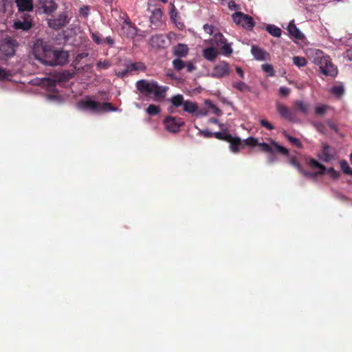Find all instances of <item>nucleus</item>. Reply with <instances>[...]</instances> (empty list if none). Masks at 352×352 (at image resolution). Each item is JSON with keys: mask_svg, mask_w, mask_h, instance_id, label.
I'll return each mask as SVG.
<instances>
[{"mask_svg": "<svg viewBox=\"0 0 352 352\" xmlns=\"http://www.w3.org/2000/svg\"><path fill=\"white\" fill-rule=\"evenodd\" d=\"M111 66V63L108 60H104L103 61L99 60L96 64V69L98 70L102 69H107Z\"/></svg>", "mask_w": 352, "mask_h": 352, "instance_id": "41", "label": "nucleus"}, {"mask_svg": "<svg viewBox=\"0 0 352 352\" xmlns=\"http://www.w3.org/2000/svg\"><path fill=\"white\" fill-rule=\"evenodd\" d=\"M204 104L211 110V112L216 115L217 116H221L222 115V111L220 109H219L216 105H214L210 100H206L204 101Z\"/></svg>", "mask_w": 352, "mask_h": 352, "instance_id": "28", "label": "nucleus"}, {"mask_svg": "<svg viewBox=\"0 0 352 352\" xmlns=\"http://www.w3.org/2000/svg\"><path fill=\"white\" fill-rule=\"evenodd\" d=\"M35 58L41 63L48 65H61L67 61L68 55L63 50H54L51 46L37 41L33 47Z\"/></svg>", "mask_w": 352, "mask_h": 352, "instance_id": "1", "label": "nucleus"}, {"mask_svg": "<svg viewBox=\"0 0 352 352\" xmlns=\"http://www.w3.org/2000/svg\"><path fill=\"white\" fill-rule=\"evenodd\" d=\"M77 107L80 109L97 113L117 111V108L113 107L111 103H100L92 100L89 97L80 100L77 104Z\"/></svg>", "mask_w": 352, "mask_h": 352, "instance_id": "5", "label": "nucleus"}, {"mask_svg": "<svg viewBox=\"0 0 352 352\" xmlns=\"http://www.w3.org/2000/svg\"><path fill=\"white\" fill-rule=\"evenodd\" d=\"M232 85L233 88L241 92L250 91V87L242 81H234L232 82Z\"/></svg>", "mask_w": 352, "mask_h": 352, "instance_id": "26", "label": "nucleus"}, {"mask_svg": "<svg viewBox=\"0 0 352 352\" xmlns=\"http://www.w3.org/2000/svg\"><path fill=\"white\" fill-rule=\"evenodd\" d=\"M290 93V89L287 87H280L279 94L281 96H287Z\"/></svg>", "mask_w": 352, "mask_h": 352, "instance_id": "51", "label": "nucleus"}, {"mask_svg": "<svg viewBox=\"0 0 352 352\" xmlns=\"http://www.w3.org/2000/svg\"><path fill=\"white\" fill-rule=\"evenodd\" d=\"M213 135L218 140L228 141L232 138V135L230 134L226 133L225 132H215L213 133Z\"/></svg>", "mask_w": 352, "mask_h": 352, "instance_id": "39", "label": "nucleus"}, {"mask_svg": "<svg viewBox=\"0 0 352 352\" xmlns=\"http://www.w3.org/2000/svg\"><path fill=\"white\" fill-rule=\"evenodd\" d=\"M19 11H30L33 8L32 0H16Z\"/></svg>", "mask_w": 352, "mask_h": 352, "instance_id": "22", "label": "nucleus"}, {"mask_svg": "<svg viewBox=\"0 0 352 352\" xmlns=\"http://www.w3.org/2000/svg\"><path fill=\"white\" fill-rule=\"evenodd\" d=\"M184 111L191 114H195L197 111V104L192 101L186 100L184 104Z\"/></svg>", "mask_w": 352, "mask_h": 352, "instance_id": "24", "label": "nucleus"}, {"mask_svg": "<svg viewBox=\"0 0 352 352\" xmlns=\"http://www.w3.org/2000/svg\"><path fill=\"white\" fill-rule=\"evenodd\" d=\"M344 91V86L342 84L333 86L331 88V93L336 96H341Z\"/></svg>", "mask_w": 352, "mask_h": 352, "instance_id": "38", "label": "nucleus"}, {"mask_svg": "<svg viewBox=\"0 0 352 352\" xmlns=\"http://www.w3.org/2000/svg\"><path fill=\"white\" fill-rule=\"evenodd\" d=\"M104 43L108 44L109 46L112 47L114 44V40L111 36H107L103 39Z\"/></svg>", "mask_w": 352, "mask_h": 352, "instance_id": "59", "label": "nucleus"}, {"mask_svg": "<svg viewBox=\"0 0 352 352\" xmlns=\"http://www.w3.org/2000/svg\"><path fill=\"white\" fill-rule=\"evenodd\" d=\"M173 65L174 68L177 71L182 70L185 66L184 61L181 59H175L173 61Z\"/></svg>", "mask_w": 352, "mask_h": 352, "instance_id": "46", "label": "nucleus"}, {"mask_svg": "<svg viewBox=\"0 0 352 352\" xmlns=\"http://www.w3.org/2000/svg\"><path fill=\"white\" fill-rule=\"evenodd\" d=\"M186 67H187V71L188 72H190L192 71H193L195 69V67L194 66V65L191 63H188L187 65H186Z\"/></svg>", "mask_w": 352, "mask_h": 352, "instance_id": "64", "label": "nucleus"}, {"mask_svg": "<svg viewBox=\"0 0 352 352\" xmlns=\"http://www.w3.org/2000/svg\"><path fill=\"white\" fill-rule=\"evenodd\" d=\"M91 37L92 40L97 44V45H102L104 44V41L102 38V34L98 32H93L90 31Z\"/></svg>", "mask_w": 352, "mask_h": 352, "instance_id": "33", "label": "nucleus"}, {"mask_svg": "<svg viewBox=\"0 0 352 352\" xmlns=\"http://www.w3.org/2000/svg\"><path fill=\"white\" fill-rule=\"evenodd\" d=\"M199 134L201 135L204 138H211L213 135V133L210 132L208 130H200Z\"/></svg>", "mask_w": 352, "mask_h": 352, "instance_id": "55", "label": "nucleus"}, {"mask_svg": "<svg viewBox=\"0 0 352 352\" xmlns=\"http://www.w3.org/2000/svg\"><path fill=\"white\" fill-rule=\"evenodd\" d=\"M15 41L6 38L0 45V57L3 58L13 56L15 53Z\"/></svg>", "mask_w": 352, "mask_h": 352, "instance_id": "9", "label": "nucleus"}, {"mask_svg": "<svg viewBox=\"0 0 352 352\" xmlns=\"http://www.w3.org/2000/svg\"><path fill=\"white\" fill-rule=\"evenodd\" d=\"M266 30L274 37H280L281 36L282 31L280 28L274 25H268L266 28Z\"/></svg>", "mask_w": 352, "mask_h": 352, "instance_id": "30", "label": "nucleus"}, {"mask_svg": "<svg viewBox=\"0 0 352 352\" xmlns=\"http://www.w3.org/2000/svg\"><path fill=\"white\" fill-rule=\"evenodd\" d=\"M170 102L173 104V105L176 107H180L182 105L184 107V104L185 103L184 97L181 94H178L170 98Z\"/></svg>", "mask_w": 352, "mask_h": 352, "instance_id": "32", "label": "nucleus"}, {"mask_svg": "<svg viewBox=\"0 0 352 352\" xmlns=\"http://www.w3.org/2000/svg\"><path fill=\"white\" fill-rule=\"evenodd\" d=\"M318 157L320 160L324 162H328L333 160V154L331 153L330 146L326 144H322V150Z\"/></svg>", "mask_w": 352, "mask_h": 352, "instance_id": "16", "label": "nucleus"}, {"mask_svg": "<svg viewBox=\"0 0 352 352\" xmlns=\"http://www.w3.org/2000/svg\"><path fill=\"white\" fill-rule=\"evenodd\" d=\"M262 69L269 76H274V71L273 67L270 64H263L261 66Z\"/></svg>", "mask_w": 352, "mask_h": 352, "instance_id": "44", "label": "nucleus"}, {"mask_svg": "<svg viewBox=\"0 0 352 352\" xmlns=\"http://www.w3.org/2000/svg\"><path fill=\"white\" fill-rule=\"evenodd\" d=\"M271 144L272 146H274V148L279 153H280L281 154L284 155H289V151L282 146L281 145H279L277 142H276L274 140H271Z\"/></svg>", "mask_w": 352, "mask_h": 352, "instance_id": "37", "label": "nucleus"}, {"mask_svg": "<svg viewBox=\"0 0 352 352\" xmlns=\"http://www.w3.org/2000/svg\"><path fill=\"white\" fill-rule=\"evenodd\" d=\"M251 53L257 60H265L270 56L266 51L256 45L252 46Z\"/></svg>", "mask_w": 352, "mask_h": 352, "instance_id": "13", "label": "nucleus"}, {"mask_svg": "<svg viewBox=\"0 0 352 352\" xmlns=\"http://www.w3.org/2000/svg\"><path fill=\"white\" fill-rule=\"evenodd\" d=\"M88 56L87 53H81L77 55L76 60L80 61L81 59L86 58Z\"/></svg>", "mask_w": 352, "mask_h": 352, "instance_id": "61", "label": "nucleus"}, {"mask_svg": "<svg viewBox=\"0 0 352 352\" xmlns=\"http://www.w3.org/2000/svg\"><path fill=\"white\" fill-rule=\"evenodd\" d=\"M166 43V39L163 35L157 34L153 36L150 39V44L153 47H163Z\"/></svg>", "mask_w": 352, "mask_h": 352, "instance_id": "18", "label": "nucleus"}, {"mask_svg": "<svg viewBox=\"0 0 352 352\" xmlns=\"http://www.w3.org/2000/svg\"><path fill=\"white\" fill-rule=\"evenodd\" d=\"M232 18L236 25H240L243 28L248 30H251L255 25L254 19L252 16L240 11L234 13L232 15Z\"/></svg>", "mask_w": 352, "mask_h": 352, "instance_id": "6", "label": "nucleus"}, {"mask_svg": "<svg viewBox=\"0 0 352 352\" xmlns=\"http://www.w3.org/2000/svg\"><path fill=\"white\" fill-rule=\"evenodd\" d=\"M188 50L187 45L179 43L175 47L174 54L180 58L186 57L188 53Z\"/></svg>", "mask_w": 352, "mask_h": 352, "instance_id": "21", "label": "nucleus"}, {"mask_svg": "<svg viewBox=\"0 0 352 352\" xmlns=\"http://www.w3.org/2000/svg\"><path fill=\"white\" fill-rule=\"evenodd\" d=\"M283 134L287 139V140L293 145H295L298 148L302 147V143L300 142L298 138L291 136L285 131H283Z\"/></svg>", "mask_w": 352, "mask_h": 352, "instance_id": "31", "label": "nucleus"}, {"mask_svg": "<svg viewBox=\"0 0 352 352\" xmlns=\"http://www.w3.org/2000/svg\"><path fill=\"white\" fill-rule=\"evenodd\" d=\"M287 31L289 35L298 39H302L304 37L303 34L294 24V21H291L287 25Z\"/></svg>", "mask_w": 352, "mask_h": 352, "instance_id": "17", "label": "nucleus"}, {"mask_svg": "<svg viewBox=\"0 0 352 352\" xmlns=\"http://www.w3.org/2000/svg\"><path fill=\"white\" fill-rule=\"evenodd\" d=\"M346 57L347 58L348 60H352V47L346 51Z\"/></svg>", "mask_w": 352, "mask_h": 352, "instance_id": "62", "label": "nucleus"}, {"mask_svg": "<svg viewBox=\"0 0 352 352\" xmlns=\"http://www.w3.org/2000/svg\"><path fill=\"white\" fill-rule=\"evenodd\" d=\"M221 50L222 51V53L225 56H229L230 55L233 50L231 47V43H227V41L221 45Z\"/></svg>", "mask_w": 352, "mask_h": 352, "instance_id": "35", "label": "nucleus"}, {"mask_svg": "<svg viewBox=\"0 0 352 352\" xmlns=\"http://www.w3.org/2000/svg\"><path fill=\"white\" fill-rule=\"evenodd\" d=\"M204 30L205 32L211 35V34H212V33L214 32V27L212 25L205 24L204 25Z\"/></svg>", "mask_w": 352, "mask_h": 352, "instance_id": "54", "label": "nucleus"}, {"mask_svg": "<svg viewBox=\"0 0 352 352\" xmlns=\"http://www.w3.org/2000/svg\"><path fill=\"white\" fill-rule=\"evenodd\" d=\"M226 41H227L226 38L220 32L214 34L212 39L211 40L212 43L216 45L218 47H220Z\"/></svg>", "mask_w": 352, "mask_h": 352, "instance_id": "27", "label": "nucleus"}, {"mask_svg": "<svg viewBox=\"0 0 352 352\" xmlns=\"http://www.w3.org/2000/svg\"><path fill=\"white\" fill-rule=\"evenodd\" d=\"M327 171L329 173L330 177L333 179H336L340 176V173L336 170L333 168H329Z\"/></svg>", "mask_w": 352, "mask_h": 352, "instance_id": "48", "label": "nucleus"}, {"mask_svg": "<svg viewBox=\"0 0 352 352\" xmlns=\"http://www.w3.org/2000/svg\"><path fill=\"white\" fill-rule=\"evenodd\" d=\"M313 63L319 67L324 75L334 77L338 74L337 68L331 63L330 57L321 50H316L314 52Z\"/></svg>", "mask_w": 352, "mask_h": 352, "instance_id": "3", "label": "nucleus"}, {"mask_svg": "<svg viewBox=\"0 0 352 352\" xmlns=\"http://www.w3.org/2000/svg\"><path fill=\"white\" fill-rule=\"evenodd\" d=\"M162 16V12L160 9H155L151 16V22H153L155 20L158 21L161 19Z\"/></svg>", "mask_w": 352, "mask_h": 352, "instance_id": "45", "label": "nucleus"}, {"mask_svg": "<svg viewBox=\"0 0 352 352\" xmlns=\"http://www.w3.org/2000/svg\"><path fill=\"white\" fill-rule=\"evenodd\" d=\"M228 142L230 143V148L232 152L237 153L240 151L242 146V143L240 138H234L232 136L231 140H228Z\"/></svg>", "mask_w": 352, "mask_h": 352, "instance_id": "23", "label": "nucleus"}, {"mask_svg": "<svg viewBox=\"0 0 352 352\" xmlns=\"http://www.w3.org/2000/svg\"><path fill=\"white\" fill-rule=\"evenodd\" d=\"M230 67L229 64L224 61H220L216 64L212 71L208 74V76L216 78H223L230 75Z\"/></svg>", "mask_w": 352, "mask_h": 352, "instance_id": "7", "label": "nucleus"}, {"mask_svg": "<svg viewBox=\"0 0 352 352\" xmlns=\"http://www.w3.org/2000/svg\"><path fill=\"white\" fill-rule=\"evenodd\" d=\"M129 73H130V72L128 71L127 67H124V69L116 71V76H118L120 78H124Z\"/></svg>", "mask_w": 352, "mask_h": 352, "instance_id": "50", "label": "nucleus"}, {"mask_svg": "<svg viewBox=\"0 0 352 352\" xmlns=\"http://www.w3.org/2000/svg\"><path fill=\"white\" fill-rule=\"evenodd\" d=\"M208 112L206 109H199L197 107V111L195 112V115L197 116H206L208 115Z\"/></svg>", "mask_w": 352, "mask_h": 352, "instance_id": "56", "label": "nucleus"}, {"mask_svg": "<svg viewBox=\"0 0 352 352\" xmlns=\"http://www.w3.org/2000/svg\"><path fill=\"white\" fill-rule=\"evenodd\" d=\"M137 89L143 94L153 96L155 100H162L165 97L166 87L160 86L157 82L140 80L136 82Z\"/></svg>", "mask_w": 352, "mask_h": 352, "instance_id": "2", "label": "nucleus"}, {"mask_svg": "<svg viewBox=\"0 0 352 352\" xmlns=\"http://www.w3.org/2000/svg\"><path fill=\"white\" fill-rule=\"evenodd\" d=\"M293 63L298 67H302L307 65V61L304 57L294 56L293 58Z\"/></svg>", "mask_w": 352, "mask_h": 352, "instance_id": "34", "label": "nucleus"}, {"mask_svg": "<svg viewBox=\"0 0 352 352\" xmlns=\"http://www.w3.org/2000/svg\"><path fill=\"white\" fill-rule=\"evenodd\" d=\"M164 123L167 131L170 133H177L184 124V121L179 117L168 116L164 119Z\"/></svg>", "mask_w": 352, "mask_h": 352, "instance_id": "8", "label": "nucleus"}, {"mask_svg": "<svg viewBox=\"0 0 352 352\" xmlns=\"http://www.w3.org/2000/svg\"><path fill=\"white\" fill-rule=\"evenodd\" d=\"M295 107L302 113L307 114L309 112V105L303 100H296L294 103Z\"/></svg>", "mask_w": 352, "mask_h": 352, "instance_id": "25", "label": "nucleus"}, {"mask_svg": "<svg viewBox=\"0 0 352 352\" xmlns=\"http://www.w3.org/2000/svg\"><path fill=\"white\" fill-rule=\"evenodd\" d=\"M289 163L294 166L295 168H296L298 169V171H300V170L302 168L301 166L300 165V164L298 162V161L296 160V157H294V156H291L289 157Z\"/></svg>", "mask_w": 352, "mask_h": 352, "instance_id": "47", "label": "nucleus"}, {"mask_svg": "<svg viewBox=\"0 0 352 352\" xmlns=\"http://www.w3.org/2000/svg\"><path fill=\"white\" fill-rule=\"evenodd\" d=\"M313 63L319 67L324 75L334 77L338 74L337 68L331 63L330 57L321 50H316L314 52Z\"/></svg>", "mask_w": 352, "mask_h": 352, "instance_id": "4", "label": "nucleus"}, {"mask_svg": "<svg viewBox=\"0 0 352 352\" xmlns=\"http://www.w3.org/2000/svg\"><path fill=\"white\" fill-rule=\"evenodd\" d=\"M245 143L248 145L254 146L257 144V140L254 138H248L245 140Z\"/></svg>", "mask_w": 352, "mask_h": 352, "instance_id": "57", "label": "nucleus"}, {"mask_svg": "<svg viewBox=\"0 0 352 352\" xmlns=\"http://www.w3.org/2000/svg\"><path fill=\"white\" fill-rule=\"evenodd\" d=\"M80 14L83 17H87L89 14V8L87 6H84L79 10Z\"/></svg>", "mask_w": 352, "mask_h": 352, "instance_id": "52", "label": "nucleus"}, {"mask_svg": "<svg viewBox=\"0 0 352 352\" xmlns=\"http://www.w3.org/2000/svg\"><path fill=\"white\" fill-rule=\"evenodd\" d=\"M326 122H313L312 124L315 127V129L317 130L318 132L324 134L326 133Z\"/></svg>", "mask_w": 352, "mask_h": 352, "instance_id": "36", "label": "nucleus"}, {"mask_svg": "<svg viewBox=\"0 0 352 352\" xmlns=\"http://www.w3.org/2000/svg\"><path fill=\"white\" fill-rule=\"evenodd\" d=\"M276 107L277 111L281 118L287 119L291 122H294L293 113L287 106L280 102H276Z\"/></svg>", "mask_w": 352, "mask_h": 352, "instance_id": "12", "label": "nucleus"}, {"mask_svg": "<svg viewBox=\"0 0 352 352\" xmlns=\"http://www.w3.org/2000/svg\"><path fill=\"white\" fill-rule=\"evenodd\" d=\"M8 77V73L4 69L0 67V80H4Z\"/></svg>", "mask_w": 352, "mask_h": 352, "instance_id": "58", "label": "nucleus"}, {"mask_svg": "<svg viewBox=\"0 0 352 352\" xmlns=\"http://www.w3.org/2000/svg\"><path fill=\"white\" fill-rule=\"evenodd\" d=\"M340 168L342 171L348 175H352V168L349 166L348 162L345 160H342L340 162Z\"/></svg>", "mask_w": 352, "mask_h": 352, "instance_id": "42", "label": "nucleus"}, {"mask_svg": "<svg viewBox=\"0 0 352 352\" xmlns=\"http://www.w3.org/2000/svg\"><path fill=\"white\" fill-rule=\"evenodd\" d=\"M160 111V109L158 106L154 105V104H150L147 109L146 112L148 114L151 116H155L158 114Z\"/></svg>", "mask_w": 352, "mask_h": 352, "instance_id": "43", "label": "nucleus"}, {"mask_svg": "<svg viewBox=\"0 0 352 352\" xmlns=\"http://www.w3.org/2000/svg\"><path fill=\"white\" fill-rule=\"evenodd\" d=\"M32 21L30 19V16L28 14H25L23 21L18 20L14 22V27L15 29H21L23 30H28L32 28Z\"/></svg>", "mask_w": 352, "mask_h": 352, "instance_id": "14", "label": "nucleus"}, {"mask_svg": "<svg viewBox=\"0 0 352 352\" xmlns=\"http://www.w3.org/2000/svg\"><path fill=\"white\" fill-rule=\"evenodd\" d=\"M236 72L241 78H244V72L241 67H237Z\"/></svg>", "mask_w": 352, "mask_h": 352, "instance_id": "63", "label": "nucleus"}, {"mask_svg": "<svg viewBox=\"0 0 352 352\" xmlns=\"http://www.w3.org/2000/svg\"><path fill=\"white\" fill-rule=\"evenodd\" d=\"M308 164L314 168H318L319 170L316 173H310L302 169V168L300 170L299 173H300L302 175L307 177H310L314 179L318 175H323L326 170V168L324 166L320 164L318 161L314 159H309L307 162Z\"/></svg>", "mask_w": 352, "mask_h": 352, "instance_id": "10", "label": "nucleus"}, {"mask_svg": "<svg viewBox=\"0 0 352 352\" xmlns=\"http://www.w3.org/2000/svg\"><path fill=\"white\" fill-rule=\"evenodd\" d=\"M69 22V21L66 15L60 14L56 19H49L48 24L52 28L58 30L65 26Z\"/></svg>", "mask_w": 352, "mask_h": 352, "instance_id": "11", "label": "nucleus"}, {"mask_svg": "<svg viewBox=\"0 0 352 352\" xmlns=\"http://www.w3.org/2000/svg\"><path fill=\"white\" fill-rule=\"evenodd\" d=\"M228 7L230 10H236L237 12L241 9L240 6L233 1H229L228 2Z\"/></svg>", "mask_w": 352, "mask_h": 352, "instance_id": "49", "label": "nucleus"}, {"mask_svg": "<svg viewBox=\"0 0 352 352\" xmlns=\"http://www.w3.org/2000/svg\"><path fill=\"white\" fill-rule=\"evenodd\" d=\"M326 123L327 124L329 125V126L333 131H337V126L335 124H333L332 122H331L330 120H327L326 121Z\"/></svg>", "mask_w": 352, "mask_h": 352, "instance_id": "60", "label": "nucleus"}, {"mask_svg": "<svg viewBox=\"0 0 352 352\" xmlns=\"http://www.w3.org/2000/svg\"><path fill=\"white\" fill-rule=\"evenodd\" d=\"M122 30L124 33L128 36L131 38H133L137 35L138 30L137 28L132 24V23L129 19H126L122 25Z\"/></svg>", "mask_w": 352, "mask_h": 352, "instance_id": "15", "label": "nucleus"}, {"mask_svg": "<svg viewBox=\"0 0 352 352\" xmlns=\"http://www.w3.org/2000/svg\"><path fill=\"white\" fill-rule=\"evenodd\" d=\"M218 52L217 50L212 47H207L203 50V56L205 59L209 61H214L217 58Z\"/></svg>", "mask_w": 352, "mask_h": 352, "instance_id": "20", "label": "nucleus"}, {"mask_svg": "<svg viewBox=\"0 0 352 352\" xmlns=\"http://www.w3.org/2000/svg\"><path fill=\"white\" fill-rule=\"evenodd\" d=\"M124 67H127L128 71L130 72L133 71H144L146 68L145 65L142 62L133 63L130 60L125 62Z\"/></svg>", "mask_w": 352, "mask_h": 352, "instance_id": "19", "label": "nucleus"}, {"mask_svg": "<svg viewBox=\"0 0 352 352\" xmlns=\"http://www.w3.org/2000/svg\"><path fill=\"white\" fill-rule=\"evenodd\" d=\"M328 109L329 107L327 105L319 104L315 107V113L318 116H324Z\"/></svg>", "mask_w": 352, "mask_h": 352, "instance_id": "40", "label": "nucleus"}, {"mask_svg": "<svg viewBox=\"0 0 352 352\" xmlns=\"http://www.w3.org/2000/svg\"><path fill=\"white\" fill-rule=\"evenodd\" d=\"M258 145L261 147L263 151L271 153V155L269 157L270 162H272L275 160V158L273 155V149L270 145L265 142L259 143Z\"/></svg>", "mask_w": 352, "mask_h": 352, "instance_id": "29", "label": "nucleus"}, {"mask_svg": "<svg viewBox=\"0 0 352 352\" xmlns=\"http://www.w3.org/2000/svg\"><path fill=\"white\" fill-rule=\"evenodd\" d=\"M260 123L262 125V126L269 130H272L274 129V126L272 125V124L265 120H261Z\"/></svg>", "mask_w": 352, "mask_h": 352, "instance_id": "53", "label": "nucleus"}]
</instances>
